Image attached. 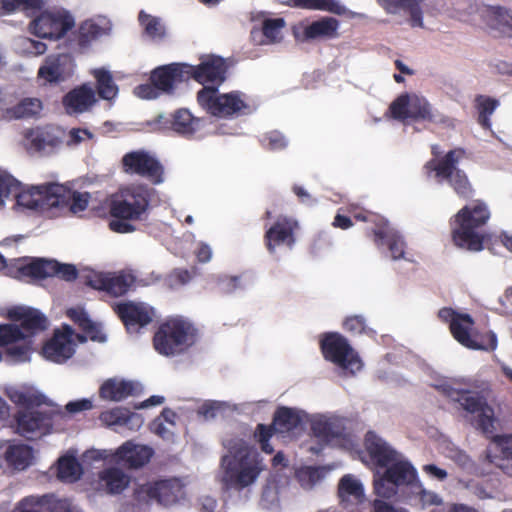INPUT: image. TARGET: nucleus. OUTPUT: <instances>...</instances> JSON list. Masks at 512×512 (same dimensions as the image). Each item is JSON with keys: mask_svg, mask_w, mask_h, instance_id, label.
Returning a JSON list of instances; mask_svg holds the SVG:
<instances>
[{"mask_svg": "<svg viewBox=\"0 0 512 512\" xmlns=\"http://www.w3.org/2000/svg\"><path fill=\"white\" fill-rule=\"evenodd\" d=\"M443 391L451 401L459 404L470 425L492 440L486 451L488 461L505 473L512 474V435H495L497 418L485 396L451 386L444 387Z\"/></svg>", "mask_w": 512, "mask_h": 512, "instance_id": "obj_1", "label": "nucleus"}, {"mask_svg": "<svg viewBox=\"0 0 512 512\" xmlns=\"http://www.w3.org/2000/svg\"><path fill=\"white\" fill-rule=\"evenodd\" d=\"M490 210L481 199L463 206L451 219V239L461 249L479 252L484 248L483 227L490 219Z\"/></svg>", "mask_w": 512, "mask_h": 512, "instance_id": "obj_2", "label": "nucleus"}, {"mask_svg": "<svg viewBox=\"0 0 512 512\" xmlns=\"http://www.w3.org/2000/svg\"><path fill=\"white\" fill-rule=\"evenodd\" d=\"M151 202V190L144 184L130 185L121 190L120 196L111 199L109 214L113 218L109 228L116 233H131L135 226L130 221L142 220Z\"/></svg>", "mask_w": 512, "mask_h": 512, "instance_id": "obj_3", "label": "nucleus"}, {"mask_svg": "<svg viewBox=\"0 0 512 512\" xmlns=\"http://www.w3.org/2000/svg\"><path fill=\"white\" fill-rule=\"evenodd\" d=\"M231 453L221 460L224 468L222 481L228 488L242 490L257 480L265 465L260 454L244 442L239 443Z\"/></svg>", "mask_w": 512, "mask_h": 512, "instance_id": "obj_4", "label": "nucleus"}, {"mask_svg": "<svg viewBox=\"0 0 512 512\" xmlns=\"http://www.w3.org/2000/svg\"><path fill=\"white\" fill-rule=\"evenodd\" d=\"M197 330L183 317H169L161 322L153 336L154 349L163 356L171 357L186 352L196 340Z\"/></svg>", "mask_w": 512, "mask_h": 512, "instance_id": "obj_5", "label": "nucleus"}, {"mask_svg": "<svg viewBox=\"0 0 512 512\" xmlns=\"http://www.w3.org/2000/svg\"><path fill=\"white\" fill-rule=\"evenodd\" d=\"M465 155V149L458 147L448 151L440 160H429L424 167L428 172H435L437 178L446 180L459 198L468 200L474 196L475 189L466 172L457 168Z\"/></svg>", "mask_w": 512, "mask_h": 512, "instance_id": "obj_6", "label": "nucleus"}, {"mask_svg": "<svg viewBox=\"0 0 512 512\" xmlns=\"http://www.w3.org/2000/svg\"><path fill=\"white\" fill-rule=\"evenodd\" d=\"M319 348L323 358L354 375L363 367L359 354L348 339L338 332H325L319 339Z\"/></svg>", "mask_w": 512, "mask_h": 512, "instance_id": "obj_7", "label": "nucleus"}, {"mask_svg": "<svg viewBox=\"0 0 512 512\" xmlns=\"http://www.w3.org/2000/svg\"><path fill=\"white\" fill-rule=\"evenodd\" d=\"M198 104L210 115L229 118L248 108L238 91L219 94L217 87L204 86L197 93Z\"/></svg>", "mask_w": 512, "mask_h": 512, "instance_id": "obj_8", "label": "nucleus"}, {"mask_svg": "<svg viewBox=\"0 0 512 512\" xmlns=\"http://www.w3.org/2000/svg\"><path fill=\"white\" fill-rule=\"evenodd\" d=\"M475 321L470 314L462 313L449 328L453 338L471 350L493 351L497 347V337L492 331L480 333L474 330Z\"/></svg>", "mask_w": 512, "mask_h": 512, "instance_id": "obj_9", "label": "nucleus"}, {"mask_svg": "<svg viewBox=\"0 0 512 512\" xmlns=\"http://www.w3.org/2000/svg\"><path fill=\"white\" fill-rule=\"evenodd\" d=\"M75 25L74 18L65 10H46L29 24V30L39 38L59 40Z\"/></svg>", "mask_w": 512, "mask_h": 512, "instance_id": "obj_10", "label": "nucleus"}, {"mask_svg": "<svg viewBox=\"0 0 512 512\" xmlns=\"http://www.w3.org/2000/svg\"><path fill=\"white\" fill-rule=\"evenodd\" d=\"M121 169L129 175H137L158 185L164 181V167L150 152L139 149L130 151L121 159Z\"/></svg>", "mask_w": 512, "mask_h": 512, "instance_id": "obj_11", "label": "nucleus"}, {"mask_svg": "<svg viewBox=\"0 0 512 512\" xmlns=\"http://www.w3.org/2000/svg\"><path fill=\"white\" fill-rule=\"evenodd\" d=\"M182 494V482L173 477L141 484L134 489L133 497L142 503L156 501L159 504L171 505L176 503Z\"/></svg>", "mask_w": 512, "mask_h": 512, "instance_id": "obj_12", "label": "nucleus"}, {"mask_svg": "<svg viewBox=\"0 0 512 512\" xmlns=\"http://www.w3.org/2000/svg\"><path fill=\"white\" fill-rule=\"evenodd\" d=\"M60 414L61 411L57 407L46 411H18L15 415L17 432L29 440L49 434L54 417Z\"/></svg>", "mask_w": 512, "mask_h": 512, "instance_id": "obj_13", "label": "nucleus"}, {"mask_svg": "<svg viewBox=\"0 0 512 512\" xmlns=\"http://www.w3.org/2000/svg\"><path fill=\"white\" fill-rule=\"evenodd\" d=\"M84 283L96 290L106 292L112 297L125 295L134 283V277L124 272L103 273L89 271L84 276Z\"/></svg>", "mask_w": 512, "mask_h": 512, "instance_id": "obj_14", "label": "nucleus"}, {"mask_svg": "<svg viewBox=\"0 0 512 512\" xmlns=\"http://www.w3.org/2000/svg\"><path fill=\"white\" fill-rule=\"evenodd\" d=\"M113 310L128 332H139L141 328L149 325L155 317L154 308L143 302L126 301L116 303Z\"/></svg>", "mask_w": 512, "mask_h": 512, "instance_id": "obj_15", "label": "nucleus"}, {"mask_svg": "<svg viewBox=\"0 0 512 512\" xmlns=\"http://www.w3.org/2000/svg\"><path fill=\"white\" fill-rule=\"evenodd\" d=\"M298 228L297 220L287 216H279L264 234V243L268 252L274 254L276 249L281 246L292 249L296 243Z\"/></svg>", "mask_w": 512, "mask_h": 512, "instance_id": "obj_16", "label": "nucleus"}, {"mask_svg": "<svg viewBox=\"0 0 512 512\" xmlns=\"http://www.w3.org/2000/svg\"><path fill=\"white\" fill-rule=\"evenodd\" d=\"M73 334V329L68 325H64L62 331L56 330L53 337L43 346L45 358L55 363H64L71 358L75 352Z\"/></svg>", "mask_w": 512, "mask_h": 512, "instance_id": "obj_17", "label": "nucleus"}, {"mask_svg": "<svg viewBox=\"0 0 512 512\" xmlns=\"http://www.w3.org/2000/svg\"><path fill=\"white\" fill-rule=\"evenodd\" d=\"M75 63L69 54L49 55L38 70V77L50 84L67 80L74 72Z\"/></svg>", "mask_w": 512, "mask_h": 512, "instance_id": "obj_18", "label": "nucleus"}, {"mask_svg": "<svg viewBox=\"0 0 512 512\" xmlns=\"http://www.w3.org/2000/svg\"><path fill=\"white\" fill-rule=\"evenodd\" d=\"M188 64L171 63L155 68L150 75V81L162 93H173L175 86L188 81Z\"/></svg>", "mask_w": 512, "mask_h": 512, "instance_id": "obj_19", "label": "nucleus"}, {"mask_svg": "<svg viewBox=\"0 0 512 512\" xmlns=\"http://www.w3.org/2000/svg\"><path fill=\"white\" fill-rule=\"evenodd\" d=\"M188 80L191 78L200 84L212 83L218 88L225 81L226 64L223 58L211 56L197 66L189 65Z\"/></svg>", "mask_w": 512, "mask_h": 512, "instance_id": "obj_20", "label": "nucleus"}, {"mask_svg": "<svg viewBox=\"0 0 512 512\" xmlns=\"http://www.w3.org/2000/svg\"><path fill=\"white\" fill-rule=\"evenodd\" d=\"M311 430L324 443H340L348 439L346 419L339 416L318 418L312 422Z\"/></svg>", "mask_w": 512, "mask_h": 512, "instance_id": "obj_21", "label": "nucleus"}, {"mask_svg": "<svg viewBox=\"0 0 512 512\" xmlns=\"http://www.w3.org/2000/svg\"><path fill=\"white\" fill-rule=\"evenodd\" d=\"M7 317L13 322L20 323L18 326L23 333L26 332L25 338L31 337L37 332L44 331L48 326L46 316L39 310L30 307H12L8 310Z\"/></svg>", "mask_w": 512, "mask_h": 512, "instance_id": "obj_22", "label": "nucleus"}, {"mask_svg": "<svg viewBox=\"0 0 512 512\" xmlns=\"http://www.w3.org/2000/svg\"><path fill=\"white\" fill-rule=\"evenodd\" d=\"M153 454L151 447L127 441L116 450L114 460L127 468L138 469L146 465Z\"/></svg>", "mask_w": 512, "mask_h": 512, "instance_id": "obj_23", "label": "nucleus"}, {"mask_svg": "<svg viewBox=\"0 0 512 512\" xmlns=\"http://www.w3.org/2000/svg\"><path fill=\"white\" fill-rule=\"evenodd\" d=\"M364 447L371 462L378 467H387L399 456L398 452L374 431L366 433Z\"/></svg>", "mask_w": 512, "mask_h": 512, "instance_id": "obj_24", "label": "nucleus"}, {"mask_svg": "<svg viewBox=\"0 0 512 512\" xmlns=\"http://www.w3.org/2000/svg\"><path fill=\"white\" fill-rule=\"evenodd\" d=\"M340 22L334 17L324 16L303 27L295 37L301 41L330 40L339 36Z\"/></svg>", "mask_w": 512, "mask_h": 512, "instance_id": "obj_25", "label": "nucleus"}, {"mask_svg": "<svg viewBox=\"0 0 512 512\" xmlns=\"http://www.w3.org/2000/svg\"><path fill=\"white\" fill-rule=\"evenodd\" d=\"M101 34L102 28L97 23L92 20H86L70 35L66 46L71 52L82 54L89 49L92 42Z\"/></svg>", "mask_w": 512, "mask_h": 512, "instance_id": "obj_26", "label": "nucleus"}, {"mask_svg": "<svg viewBox=\"0 0 512 512\" xmlns=\"http://www.w3.org/2000/svg\"><path fill=\"white\" fill-rule=\"evenodd\" d=\"M49 260L34 259L28 261L26 258H19L8 267V273L16 279L23 280L48 278Z\"/></svg>", "mask_w": 512, "mask_h": 512, "instance_id": "obj_27", "label": "nucleus"}, {"mask_svg": "<svg viewBox=\"0 0 512 512\" xmlns=\"http://www.w3.org/2000/svg\"><path fill=\"white\" fill-rule=\"evenodd\" d=\"M95 102V91L87 84L72 89L63 97V105L69 114L83 113Z\"/></svg>", "mask_w": 512, "mask_h": 512, "instance_id": "obj_28", "label": "nucleus"}, {"mask_svg": "<svg viewBox=\"0 0 512 512\" xmlns=\"http://www.w3.org/2000/svg\"><path fill=\"white\" fill-rule=\"evenodd\" d=\"M372 234L377 246L387 245L393 260L404 257L405 242L398 232L389 227L388 223L378 225L372 230Z\"/></svg>", "mask_w": 512, "mask_h": 512, "instance_id": "obj_29", "label": "nucleus"}, {"mask_svg": "<svg viewBox=\"0 0 512 512\" xmlns=\"http://www.w3.org/2000/svg\"><path fill=\"white\" fill-rule=\"evenodd\" d=\"M130 482L131 477L117 467H109L99 473V486L109 495L121 494Z\"/></svg>", "mask_w": 512, "mask_h": 512, "instance_id": "obj_30", "label": "nucleus"}, {"mask_svg": "<svg viewBox=\"0 0 512 512\" xmlns=\"http://www.w3.org/2000/svg\"><path fill=\"white\" fill-rule=\"evenodd\" d=\"M170 124L171 129L177 134L190 137L203 128L205 120L194 117L188 109L181 108L171 115Z\"/></svg>", "mask_w": 512, "mask_h": 512, "instance_id": "obj_31", "label": "nucleus"}, {"mask_svg": "<svg viewBox=\"0 0 512 512\" xmlns=\"http://www.w3.org/2000/svg\"><path fill=\"white\" fill-rule=\"evenodd\" d=\"M273 422L275 424L277 434L289 436L302 428L303 419L297 409L282 406L276 409L273 416Z\"/></svg>", "mask_w": 512, "mask_h": 512, "instance_id": "obj_32", "label": "nucleus"}, {"mask_svg": "<svg viewBox=\"0 0 512 512\" xmlns=\"http://www.w3.org/2000/svg\"><path fill=\"white\" fill-rule=\"evenodd\" d=\"M384 472L388 483L395 487L411 485L417 479V471L408 461L396 460L386 467Z\"/></svg>", "mask_w": 512, "mask_h": 512, "instance_id": "obj_33", "label": "nucleus"}, {"mask_svg": "<svg viewBox=\"0 0 512 512\" xmlns=\"http://www.w3.org/2000/svg\"><path fill=\"white\" fill-rule=\"evenodd\" d=\"M40 211L49 210L52 208H64L68 206L70 191L66 190L59 184H45L40 185Z\"/></svg>", "mask_w": 512, "mask_h": 512, "instance_id": "obj_34", "label": "nucleus"}, {"mask_svg": "<svg viewBox=\"0 0 512 512\" xmlns=\"http://www.w3.org/2000/svg\"><path fill=\"white\" fill-rule=\"evenodd\" d=\"M135 387L132 382L116 379L106 380L99 388V396L103 400L119 402L133 395Z\"/></svg>", "mask_w": 512, "mask_h": 512, "instance_id": "obj_35", "label": "nucleus"}, {"mask_svg": "<svg viewBox=\"0 0 512 512\" xmlns=\"http://www.w3.org/2000/svg\"><path fill=\"white\" fill-rule=\"evenodd\" d=\"M338 496L345 507L350 500H354L356 503H362L365 497L363 485L353 475H344L338 484Z\"/></svg>", "mask_w": 512, "mask_h": 512, "instance_id": "obj_36", "label": "nucleus"}, {"mask_svg": "<svg viewBox=\"0 0 512 512\" xmlns=\"http://www.w3.org/2000/svg\"><path fill=\"white\" fill-rule=\"evenodd\" d=\"M279 2L293 8L320 10L336 15H342L345 12V7L336 0H279Z\"/></svg>", "mask_w": 512, "mask_h": 512, "instance_id": "obj_37", "label": "nucleus"}, {"mask_svg": "<svg viewBox=\"0 0 512 512\" xmlns=\"http://www.w3.org/2000/svg\"><path fill=\"white\" fill-rule=\"evenodd\" d=\"M7 463L17 470H24L33 460V449L26 444L9 445L5 452Z\"/></svg>", "mask_w": 512, "mask_h": 512, "instance_id": "obj_38", "label": "nucleus"}, {"mask_svg": "<svg viewBox=\"0 0 512 512\" xmlns=\"http://www.w3.org/2000/svg\"><path fill=\"white\" fill-rule=\"evenodd\" d=\"M93 76L96 79V89L100 98L112 100L117 96L118 87L108 70L104 68L95 69L93 70Z\"/></svg>", "mask_w": 512, "mask_h": 512, "instance_id": "obj_39", "label": "nucleus"}, {"mask_svg": "<svg viewBox=\"0 0 512 512\" xmlns=\"http://www.w3.org/2000/svg\"><path fill=\"white\" fill-rule=\"evenodd\" d=\"M82 473V466L74 456H64L58 460L57 477L61 481L74 483Z\"/></svg>", "mask_w": 512, "mask_h": 512, "instance_id": "obj_40", "label": "nucleus"}, {"mask_svg": "<svg viewBox=\"0 0 512 512\" xmlns=\"http://www.w3.org/2000/svg\"><path fill=\"white\" fill-rule=\"evenodd\" d=\"M138 21L143 27L144 34L150 39L162 40L166 35V30L160 18L152 16L141 10L138 15Z\"/></svg>", "mask_w": 512, "mask_h": 512, "instance_id": "obj_41", "label": "nucleus"}, {"mask_svg": "<svg viewBox=\"0 0 512 512\" xmlns=\"http://www.w3.org/2000/svg\"><path fill=\"white\" fill-rule=\"evenodd\" d=\"M67 316L92 340H99L100 330L98 326L89 318L88 314L82 308H70L67 310Z\"/></svg>", "mask_w": 512, "mask_h": 512, "instance_id": "obj_42", "label": "nucleus"}, {"mask_svg": "<svg viewBox=\"0 0 512 512\" xmlns=\"http://www.w3.org/2000/svg\"><path fill=\"white\" fill-rule=\"evenodd\" d=\"M100 421L110 426H124V423L131 419L139 423V415L131 412L130 410L122 407H116L108 411H104L99 416Z\"/></svg>", "mask_w": 512, "mask_h": 512, "instance_id": "obj_43", "label": "nucleus"}, {"mask_svg": "<svg viewBox=\"0 0 512 512\" xmlns=\"http://www.w3.org/2000/svg\"><path fill=\"white\" fill-rule=\"evenodd\" d=\"M61 144V139L54 132L52 127L39 128L35 132L31 146L38 152L45 151L47 148H55Z\"/></svg>", "mask_w": 512, "mask_h": 512, "instance_id": "obj_44", "label": "nucleus"}, {"mask_svg": "<svg viewBox=\"0 0 512 512\" xmlns=\"http://www.w3.org/2000/svg\"><path fill=\"white\" fill-rule=\"evenodd\" d=\"M409 119L435 122L430 103L417 95L410 96Z\"/></svg>", "mask_w": 512, "mask_h": 512, "instance_id": "obj_45", "label": "nucleus"}, {"mask_svg": "<svg viewBox=\"0 0 512 512\" xmlns=\"http://www.w3.org/2000/svg\"><path fill=\"white\" fill-rule=\"evenodd\" d=\"M476 108L478 111V123L484 129L491 128L490 116L499 106V101L489 96L478 95L475 98Z\"/></svg>", "mask_w": 512, "mask_h": 512, "instance_id": "obj_46", "label": "nucleus"}, {"mask_svg": "<svg viewBox=\"0 0 512 512\" xmlns=\"http://www.w3.org/2000/svg\"><path fill=\"white\" fill-rule=\"evenodd\" d=\"M2 14H12L23 11L27 15L40 11L44 6L43 0H1Z\"/></svg>", "mask_w": 512, "mask_h": 512, "instance_id": "obj_47", "label": "nucleus"}, {"mask_svg": "<svg viewBox=\"0 0 512 512\" xmlns=\"http://www.w3.org/2000/svg\"><path fill=\"white\" fill-rule=\"evenodd\" d=\"M491 28L501 36L512 37V12L498 7L493 13Z\"/></svg>", "mask_w": 512, "mask_h": 512, "instance_id": "obj_48", "label": "nucleus"}, {"mask_svg": "<svg viewBox=\"0 0 512 512\" xmlns=\"http://www.w3.org/2000/svg\"><path fill=\"white\" fill-rule=\"evenodd\" d=\"M42 110V102L38 98H24L12 108L16 118H28L35 116Z\"/></svg>", "mask_w": 512, "mask_h": 512, "instance_id": "obj_49", "label": "nucleus"}, {"mask_svg": "<svg viewBox=\"0 0 512 512\" xmlns=\"http://www.w3.org/2000/svg\"><path fill=\"white\" fill-rule=\"evenodd\" d=\"M285 27L283 18H267L262 22V33L267 43L279 42L282 38L281 31Z\"/></svg>", "mask_w": 512, "mask_h": 512, "instance_id": "obj_50", "label": "nucleus"}, {"mask_svg": "<svg viewBox=\"0 0 512 512\" xmlns=\"http://www.w3.org/2000/svg\"><path fill=\"white\" fill-rule=\"evenodd\" d=\"M16 201L19 206L40 211L41 204H40V189L39 186H33L29 188L28 190L20 191L16 195Z\"/></svg>", "mask_w": 512, "mask_h": 512, "instance_id": "obj_51", "label": "nucleus"}, {"mask_svg": "<svg viewBox=\"0 0 512 512\" xmlns=\"http://www.w3.org/2000/svg\"><path fill=\"white\" fill-rule=\"evenodd\" d=\"M48 277L57 276L65 281H74L78 276V271L73 264H62L56 260H49Z\"/></svg>", "mask_w": 512, "mask_h": 512, "instance_id": "obj_52", "label": "nucleus"}, {"mask_svg": "<svg viewBox=\"0 0 512 512\" xmlns=\"http://www.w3.org/2000/svg\"><path fill=\"white\" fill-rule=\"evenodd\" d=\"M10 400L16 405L26 408L38 407L45 403V397L42 394H33L29 392L15 390L9 394Z\"/></svg>", "mask_w": 512, "mask_h": 512, "instance_id": "obj_53", "label": "nucleus"}, {"mask_svg": "<svg viewBox=\"0 0 512 512\" xmlns=\"http://www.w3.org/2000/svg\"><path fill=\"white\" fill-rule=\"evenodd\" d=\"M25 339V333L16 324H0V348Z\"/></svg>", "mask_w": 512, "mask_h": 512, "instance_id": "obj_54", "label": "nucleus"}, {"mask_svg": "<svg viewBox=\"0 0 512 512\" xmlns=\"http://www.w3.org/2000/svg\"><path fill=\"white\" fill-rule=\"evenodd\" d=\"M410 95L398 96L389 106L391 117L395 120L405 122L409 119Z\"/></svg>", "mask_w": 512, "mask_h": 512, "instance_id": "obj_55", "label": "nucleus"}, {"mask_svg": "<svg viewBox=\"0 0 512 512\" xmlns=\"http://www.w3.org/2000/svg\"><path fill=\"white\" fill-rule=\"evenodd\" d=\"M41 511L45 512H73L71 504L67 499H58L55 496H44L41 501Z\"/></svg>", "mask_w": 512, "mask_h": 512, "instance_id": "obj_56", "label": "nucleus"}, {"mask_svg": "<svg viewBox=\"0 0 512 512\" xmlns=\"http://www.w3.org/2000/svg\"><path fill=\"white\" fill-rule=\"evenodd\" d=\"M261 144L265 149L277 151L287 147V140L279 131H271L262 137Z\"/></svg>", "mask_w": 512, "mask_h": 512, "instance_id": "obj_57", "label": "nucleus"}, {"mask_svg": "<svg viewBox=\"0 0 512 512\" xmlns=\"http://www.w3.org/2000/svg\"><path fill=\"white\" fill-rule=\"evenodd\" d=\"M373 487L375 493L382 498L389 499L397 492L396 487L388 483L384 473L378 478H374Z\"/></svg>", "mask_w": 512, "mask_h": 512, "instance_id": "obj_58", "label": "nucleus"}, {"mask_svg": "<svg viewBox=\"0 0 512 512\" xmlns=\"http://www.w3.org/2000/svg\"><path fill=\"white\" fill-rule=\"evenodd\" d=\"M69 202L68 205L73 213L84 211L89 204L90 195L89 193H81L74 191L71 195L68 194Z\"/></svg>", "mask_w": 512, "mask_h": 512, "instance_id": "obj_59", "label": "nucleus"}, {"mask_svg": "<svg viewBox=\"0 0 512 512\" xmlns=\"http://www.w3.org/2000/svg\"><path fill=\"white\" fill-rule=\"evenodd\" d=\"M421 0H411L403 9L410 14V25L412 27H423V13L420 6Z\"/></svg>", "mask_w": 512, "mask_h": 512, "instance_id": "obj_60", "label": "nucleus"}, {"mask_svg": "<svg viewBox=\"0 0 512 512\" xmlns=\"http://www.w3.org/2000/svg\"><path fill=\"white\" fill-rule=\"evenodd\" d=\"M343 327L352 334H362L366 331V321L360 315L349 316L344 320Z\"/></svg>", "mask_w": 512, "mask_h": 512, "instance_id": "obj_61", "label": "nucleus"}, {"mask_svg": "<svg viewBox=\"0 0 512 512\" xmlns=\"http://www.w3.org/2000/svg\"><path fill=\"white\" fill-rule=\"evenodd\" d=\"M19 183L11 176L0 174V204L4 203V198L18 190Z\"/></svg>", "mask_w": 512, "mask_h": 512, "instance_id": "obj_62", "label": "nucleus"}, {"mask_svg": "<svg viewBox=\"0 0 512 512\" xmlns=\"http://www.w3.org/2000/svg\"><path fill=\"white\" fill-rule=\"evenodd\" d=\"M30 351V343H24L22 345H13L9 347L7 349V354L16 362H25L29 360Z\"/></svg>", "mask_w": 512, "mask_h": 512, "instance_id": "obj_63", "label": "nucleus"}, {"mask_svg": "<svg viewBox=\"0 0 512 512\" xmlns=\"http://www.w3.org/2000/svg\"><path fill=\"white\" fill-rule=\"evenodd\" d=\"M240 288V277L223 276L218 279V289L220 292L229 294Z\"/></svg>", "mask_w": 512, "mask_h": 512, "instance_id": "obj_64", "label": "nucleus"}]
</instances>
